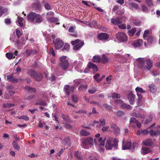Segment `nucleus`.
<instances>
[{
	"mask_svg": "<svg viewBox=\"0 0 160 160\" xmlns=\"http://www.w3.org/2000/svg\"><path fill=\"white\" fill-rule=\"evenodd\" d=\"M106 138H103L100 136V133H97L95 136L94 139L88 137L85 138L82 141V143L85 145L92 146L94 143L96 148L100 152H102L104 151L103 147L105 144V141Z\"/></svg>",
	"mask_w": 160,
	"mask_h": 160,
	"instance_id": "f257e3e1",
	"label": "nucleus"
},
{
	"mask_svg": "<svg viewBox=\"0 0 160 160\" xmlns=\"http://www.w3.org/2000/svg\"><path fill=\"white\" fill-rule=\"evenodd\" d=\"M135 63L138 64V66L142 68H143L146 71H148L152 66V61L149 59L139 58L136 60Z\"/></svg>",
	"mask_w": 160,
	"mask_h": 160,
	"instance_id": "f03ea898",
	"label": "nucleus"
},
{
	"mask_svg": "<svg viewBox=\"0 0 160 160\" xmlns=\"http://www.w3.org/2000/svg\"><path fill=\"white\" fill-rule=\"evenodd\" d=\"M28 21L34 24L39 23L42 21V17L41 15L35 13L31 12L28 15Z\"/></svg>",
	"mask_w": 160,
	"mask_h": 160,
	"instance_id": "7ed1b4c3",
	"label": "nucleus"
},
{
	"mask_svg": "<svg viewBox=\"0 0 160 160\" xmlns=\"http://www.w3.org/2000/svg\"><path fill=\"white\" fill-rule=\"evenodd\" d=\"M60 67L64 70L67 69L69 65L67 57L66 56L61 57L60 58Z\"/></svg>",
	"mask_w": 160,
	"mask_h": 160,
	"instance_id": "20e7f679",
	"label": "nucleus"
},
{
	"mask_svg": "<svg viewBox=\"0 0 160 160\" xmlns=\"http://www.w3.org/2000/svg\"><path fill=\"white\" fill-rule=\"evenodd\" d=\"M116 37L118 40L120 42H125L128 39L127 35L123 32H118L116 34Z\"/></svg>",
	"mask_w": 160,
	"mask_h": 160,
	"instance_id": "39448f33",
	"label": "nucleus"
},
{
	"mask_svg": "<svg viewBox=\"0 0 160 160\" xmlns=\"http://www.w3.org/2000/svg\"><path fill=\"white\" fill-rule=\"evenodd\" d=\"M31 76L37 81L41 80L42 78L41 74L38 73L34 70H32L29 72Z\"/></svg>",
	"mask_w": 160,
	"mask_h": 160,
	"instance_id": "423d86ee",
	"label": "nucleus"
},
{
	"mask_svg": "<svg viewBox=\"0 0 160 160\" xmlns=\"http://www.w3.org/2000/svg\"><path fill=\"white\" fill-rule=\"evenodd\" d=\"M71 43L73 45L76 44L73 47V49L75 50H78L82 47L84 44L83 42H80L78 39H77L74 41H72Z\"/></svg>",
	"mask_w": 160,
	"mask_h": 160,
	"instance_id": "0eeeda50",
	"label": "nucleus"
},
{
	"mask_svg": "<svg viewBox=\"0 0 160 160\" xmlns=\"http://www.w3.org/2000/svg\"><path fill=\"white\" fill-rule=\"evenodd\" d=\"M113 139L111 137H108L106 140L105 147L107 150H111L113 147L112 142Z\"/></svg>",
	"mask_w": 160,
	"mask_h": 160,
	"instance_id": "6e6552de",
	"label": "nucleus"
},
{
	"mask_svg": "<svg viewBox=\"0 0 160 160\" xmlns=\"http://www.w3.org/2000/svg\"><path fill=\"white\" fill-rule=\"evenodd\" d=\"M75 89L76 88L74 86L70 87V86L68 85H65L64 88V91L68 95H70L71 92H74Z\"/></svg>",
	"mask_w": 160,
	"mask_h": 160,
	"instance_id": "1a4fd4ad",
	"label": "nucleus"
},
{
	"mask_svg": "<svg viewBox=\"0 0 160 160\" xmlns=\"http://www.w3.org/2000/svg\"><path fill=\"white\" fill-rule=\"evenodd\" d=\"M53 42L55 44L56 49H59L62 47L63 44V42L62 40L59 38H57L55 41L53 40Z\"/></svg>",
	"mask_w": 160,
	"mask_h": 160,
	"instance_id": "9d476101",
	"label": "nucleus"
},
{
	"mask_svg": "<svg viewBox=\"0 0 160 160\" xmlns=\"http://www.w3.org/2000/svg\"><path fill=\"white\" fill-rule=\"evenodd\" d=\"M127 5L129 9L132 10H138L139 8L138 4L132 2L130 0H129Z\"/></svg>",
	"mask_w": 160,
	"mask_h": 160,
	"instance_id": "9b49d317",
	"label": "nucleus"
},
{
	"mask_svg": "<svg viewBox=\"0 0 160 160\" xmlns=\"http://www.w3.org/2000/svg\"><path fill=\"white\" fill-rule=\"evenodd\" d=\"M73 65L75 66V69L78 72H82V63L79 61L77 62V61H75L73 62Z\"/></svg>",
	"mask_w": 160,
	"mask_h": 160,
	"instance_id": "f8f14e48",
	"label": "nucleus"
},
{
	"mask_svg": "<svg viewBox=\"0 0 160 160\" xmlns=\"http://www.w3.org/2000/svg\"><path fill=\"white\" fill-rule=\"evenodd\" d=\"M98 38L102 41H106L109 38V36L108 34L102 33L98 35Z\"/></svg>",
	"mask_w": 160,
	"mask_h": 160,
	"instance_id": "ddd939ff",
	"label": "nucleus"
},
{
	"mask_svg": "<svg viewBox=\"0 0 160 160\" xmlns=\"http://www.w3.org/2000/svg\"><path fill=\"white\" fill-rule=\"evenodd\" d=\"M149 132L150 133V135L152 137L157 136L160 133L159 131L157 129V128L156 127L152 128L151 130L150 129Z\"/></svg>",
	"mask_w": 160,
	"mask_h": 160,
	"instance_id": "4468645a",
	"label": "nucleus"
},
{
	"mask_svg": "<svg viewBox=\"0 0 160 160\" xmlns=\"http://www.w3.org/2000/svg\"><path fill=\"white\" fill-rule=\"evenodd\" d=\"M135 90L137 92V95L139 98V99L141 100L142 98V96L141 95V93H145V91L143 90L142 88L138 87H137L135 89Z\"/></svg>",
	"mask_w": 160,
	"mask_h": 160,
	"instance_id": "2eb2a0df",
	"label": "nucleus"
},
{
	"mask_svg": "<svg viewBox=\"0 0 160 160\" xmlns=\"http://www.w3.org/2000/svg\"><path fill=\"white\" fill-rule=\"evenodd\" d=\"M122 20V17H118L114 19H112L111 20V22L114 24L118 25V24H120L122 23V22L121 21Z\"/></svg>",
	"mask_w": 160,
	"mask_h": 160,
	"instance_id": "dca6fc26",
	"label": "nucleus"
},
{
	"mask_svg": "<svg viewBox=\"0 0 160 160\" xmlns=\"http://www.w3.org/2000/svg\"><path fill=\"white\" fill-rule=\"evenodd\" d=\"M116 104H121L122 106L125 108L130 109L131 108V106L125 103L122 104V101L121 100H116L114 101Z\"/></svg>",
	"mask_w": 160,
	"mask_h": 160,
	"instance_id": "f3484780",
	"label": "nucleus"
},
{
	"mask_svg": "<svg viewBox=\"0 0 160 160\" xmlns=\"http://www.w3.org/2000/svg\"><path fill=\"white\" fill-rule=\"evenodd\" d=\"M142 39H138L133 42L132 45L135 48L139 47L142 44Z\"/></svg>",
	"mask_w": 160,
	"mask_h": 160,
	"instance_id": "a211bd4d",
	"label": "nucleus"
},
{
	"mask_svg": "<svg viewBox=\"0 0 160 160\" xmlns=\"http://www.w3.org/2000/svg\"><path fill=\"white\" fill-rule=\"evenodd\" d=\"M131 143L129 142H127L124 143L123 142L122 144V149L127 150L130 149L131 147Z\"/></svg>",
	"mask_w": 160,
	"mask_h": 160,
	"instance_id": "6ab92c4d",
	"label": "nucleus"
},
{
	"mask_svg": "<svg viewBox=\"0 0 160 160\" xmlns=\"http://www.w3.org/2000/svg\"><path fill=\"white\" fill-rule=\"evenodd\" d=\"M111 128L116 134H118L119 133L120 131V129L116 124H112L111 125Z\"/></svg>",
	"mask_w": 160,
	"mask_h": 160,
	"instance_id": "aec40b11",
	"label": "nucleus"
},
{
	"mask_svg": "<svg viewBox=\"0 0 160 160\" xmlns=\"http://www.w3.org/2000/svg\"><path fill=\"white\" fill-rule=\"evenodd\" d=\"M128 99L129 100V102L131 104H134V96L130 92L128 94Z\"/></svg>",
	"mask_w": 160,
	"mask_h": 160,
	"instance_id": "412c9836",
	"label": "nucleus"
},
{
	"mask_svg": "<svg viewBox=\"0 0 160 160\" xmlns=\"http://www.w3.org/2000/svg\"><path fill=\"white\" fill-rule=\"evenodd\" d=\"M88 66L89 68H92L94 72H96L98 70V67L95 64L90 62H89Z\"/></svg>",
	"mask_w": 160,
	"mask_h": 160,
	"instance_id": "4be33fe9",
	"label": "nucleus"
},
{
	"mask_svg": "<svg viewBox=\"0 0 160 160\" xmlns=\"http://www.w3.org/2000/svg\"><path fill=\"white\" fill-rule=\"evenodd\" d=\"M132 115L137 118H144L145 117V115L142 112H133L132 113Z\"/></svg>",
	"mask_w": 160,
	"mask_h": 160,
	"instance_id": "5701e85b",
	"label": "nucleus"
},
{
	"mask_svg": "<svg viewBox=\"0 0 160 160\" xmlns=\"http://www.w3.org/2000/svg\"><path fill=\"white\" fill-rule=\"evenodd\" d=\"M108 98L112 97L113 98H120V95L119 94L114 92L113 93L108 94Z\"/></svg>",
	"mask_w": 160,
	"mask_h": 160,
	"instance_id": "b1692460",
	"label": "nucleus"
},
{
	"mask_svg": "<svg viewBox=\"0 0 160 160\" xmlns=\"http://www.w3.org/2000/svg\"><path fill=\"white\" fill-rule=\"evenodd\" d=\"M75 27L74 26H71L68 29V31L70 33H73V34H70V35L74 37H76L77 33L75 32Z\"/></svg>",
	"mask_w": 160,
	"mask_h": 160,
	"instance_id": "393cba45",
	"label": "nucleus"
},
{
	"mask_svg": "<svg viewBox=\"0 0 160 160\" xmlns=\"http://www.w3.org/2000/svg\"><path fill=\"white\" fill-rule=\"evenodd\" d=\"M143 143L145 146H152L153 145V142L152 140L150 139H148L142 142Z\"/></svg>",
	"mask_w": 160,
	"mask_h": 160,
	"instance_id": "a878e982",
	"label": "nucleus"
},
{
	"mask_svg": "<svg viewBox=\"0 0 160 160\" xmlns=\"http://www.w3.org/2000/svg\"><path fill=\"white\" fill-rule=\"evenodd\" d=\"M44 74L47 79L51 81H53L56 80V78L52 74H51V76L50 77L48 76V74L47 73L45 72Z\"/></svg>",
	"mask_w": 160,
	"mask_h": 160,
	"instance_id": "bb28decb",
	"label": "nucleus"
},
{
	"mask_svg": "<svg viewBox=\"0 0 160 160\" xmlns=\"http://www.w3.org/2000/svg\"><path fill=\"white\" fill-rule=\"evenodd\" d=\"M149 88L150 92L152 93L155 92L157 90V88L156 86L153 84L150 85L149 86Z\"/></svg>",
	"mask_w": 160,
	"mask_h": 160,
	"instance_id": "cd10ccee",
	"label": "nucleus"
},
{
	"mask_svg": "<svg viewBox=\"0 0 160 160\" xmlns=\"http://www.w3.org/2000/svg\"><path fill=\"white\" fill-rule=\"evenodd\" d=\"M12 145L15 149L19 150L20 149V147L18 145L17 141L16 140H14L12 143Z\"/></svg>",
	"mask_w": 160,
	"mask_h": 160,
	"instance_id": "c85d7f7f",
	"label": "nucleus"
},
{
	"mask_svg": "<svg viewBox=\"0 0 160 160\" xmlns=\"http://www.w3.org/2000/svg\"><path fill=\"white\" fill-rule=\"evenodd\" d=\"M152 115H149L148 117L147 118L146 120L145 121H142V122L143 123L145 124H147L149 122H150L152 121Z\"/></svg>",
	"mask_w": 160,
	"mask_h": 160,
	"instance_id": "c756f323",
	"label": "nucleus"
},
{
	"mask_svg": "<svg viewBox=\"0 0 160 160\" xmlns=\"http://www.w3.org/2000/svg\"><path fill=\"white\" fill-rule=\"evenodd\" d=\"M88 87V85H81L78 87V90L79 91H83L86 90Z\"/></svg>",
	"mask_w": 160,
	"mask_h": 160,
	"instance_id": "7c9ffc66",
	"label": "nucleus"
},
{
	"mask_svg": "<svg viewBox=\"0 0 160 160\" xmlns=\"http://www.w3.org/2000/svg\"><path fill=\"white\" fill-rule=\"evenodd\" d=\"M150 150L148 148H143L142 149L141 152L142 154L145 155L150 152Z\"/></svg>",
	"mask_w": 160,
	"mask_h": 160,
	"instance_id": "2f4dec72",
	"label": "nucleus"
},
{
	"mask_svg": "<svg viewBox=\"0 0 160 160\" xmlns=\"http://www.w3.org/2000/svg\"><path fill=\"white\" fill-rule=\"evenodd\" d=\"M89 125L91 126H96L97 128H99L98 121L96 120H94L93 122H91L90 123Z\"/></svg>",
	"mask_w": 160,
	"mask_h": 160,
	"instance_id": "473e14b6",
	"label": "nucleus"
},
{
	"mask_svg": "<svg viewBox=\"0 0 160 160\" xmlns=\"http://www.w3.org/2000/svg\"><path fill=\"white\" fill-rule=\"evenodd\" d=\"M93 61L96 62H98L101 60V59L100 56L98 55L95 56L93 57Z\"/></svg>",
	"mask_w": 160,
	"mask_h": 160,
	"instance_id": "72a5a7b5",
	"label": "nucleus"
},
{
	"mask_svg": "<svg viewBox=\"0 0 160 160\" xmlns=\"http://www.w3.org/2000/svg\"><path fill=\"white\" fill-rule=\"evenodd\" d=\"M80 134L82 136H88L90 135V133L84 130H81Z\"/></svg>",
	"mask_w": 160,
	"mask_h": 160,
	"instance_id": "f704fd0d",
	"label": "nucleus"
},
{
	"mask_svg": "<svg viewBox=\"0 0 160 160\" xmlns=\"http://www.w3.org/2000/svg\"><path fill=\"white\" fill-rule=\"evenodd\" d=\"M54 13V12H51V11H50V12H47V17H46L47 20L48 19V20H50V18H52L53 17Z\"/></svg>",
	"mask_w": 160,
	"mask_h": 160,
	"instance_id": "c9c22d12",
	"label": "nucleus"
},
{
	"mask_svg": "<svg viewBox=\"0 0 160 160\" xmlns=\"http://www.w3.org/2000/svg\"><path fill=\"white\" fill-rule=\"evenodd\" d=\"M136 31V28H133L128 31V33L129 36H132Z\"/></svg>",
	"mask_w": 160,
	"mask_h": 160,
	"instance_id": "e433bc0d",
	"label": "nucleus"
},
{
	"mask_svg": "<svg viewBox=\"0 0 160 160\" xmlns=\"http://www.w3.org/2000/svg\"><path fill=\"white\" fill-rule=\"evenodd\" d=\"M8 11V9L7 8H3L0 6V17H1L3 13H7Z\"/></svg>",
	"mask_w": 160,
	"mask_h": 160,
	"instance_id": "4c0bfd02",
	"label": "nucleus"
},
{
	"mask_svg": "<svg viewBox=\"0 0 160 160\" xmlns=\"http://www.w3.org/2000/svg\"><path fill=\"white\" fill-rule=\"evenodd\" d=\"M98 122L99 128L101 126H104L105 124V120L104 118L100 119Z\"/></svg>",
	"mask_w": 160,
	"mask_h": 160,
	"instance_id": "58836bf2",
	"label": "nucleus"
},
{
	"mask_svg": "<svg viewBox=\"0 0 160 160\" xmlns=\"http://www.w3.org/2000/svg\"><path fill=\"white\" fill-rule=\"evenodd\" d=\"M47 20L49 22L56 23V24H58V19L57 18L53 17L51 18L50 20L48 19Z\"/></svg>",
	"mask_w": 160,
	"mask_h": 160,
	"instance_id": "ea45409f",
	"label": "nucleus"
},
{
	"mask_svg": "<svg viewBox=\"0 0 160 160\" xmlns=\"http://www.w3.org/2000/svg\"><path fill=\"white\" fill-rule=\"evenodd\" d=\"M102 60L103 63H106L108 62L109 58L107 57L105 55L103 54L102 57Z\"/></svg>",
	"mask_w": 160,
	"mask_h": 160,
	"instance_id": "a19ab883",
	"label": "nucleus"
},
{
	"mask_svg": "<svg viewBox=\"0 0 160 160\" xmlns=\"http://www.w3.org/2000/svg\"><path fill=\"white\" fill-rule=\"evenodd\" d=\"M25 89L31 93L35 92H36V89L34 88H31L28 86H26Z\"/></svg>",
	"mask_w": 160,
	"mask_h": 160,
	"instance_id": "79ce46f5",
	"label": "nucleus"
},
{
	"mask_svg": "<svg viewBox=\"0 0 160 160\" xmlns=\"http://www.w3.org/2000/svg\"><path fill=\"white\" fill-rule=\"evenodd\" d=\"M23 20V18H18V25L20 27H22L23 26V24L22 22Z\"/></svg>",
	"mask_w": 160,
	"mask_h": 160,
	"instance_id": "37998d69",
	"label": "nucleus"
},
{
	"mask_svg": "<svg viewBox=\"0 0 160 160\" xmlns=\"http://www.w3.org/2000/svg\"><path fill=\"white\" fill-rule=\"evenodd\" d=\"M145 3L149 7H152L153 6L152 2V0H145Z\"/></svg>",
	"mask_w": 160,
	"mask_h": 160,
	"instance_id": "c03bdc74",
	"label": "nucleus"
},
{
	"mask_svg": "<svg viewBox=\"0 0 160 160\" xmlns=\"http://www.w3.org/2000/svg\"><path fill=\"white\" fill-rule=\"evenodd\" d=\"M70 49L69 45L68 44H65L62 49V51L64 52L68 51Z\"/></svg>",
	"mask_w": 160,
	"mask_h": 160,
	"instance_id": "a18cd8bd",
	"label": "nucleus"
},
{
	"mask_svg": "<svg viewBox=\"0 0 160 160\" xmlns=\"http://www.w3.org/2000/svg\"><path fill=\"white\" fill-rule=\"evenodd\" d=\"M72 99L74 102L75 103L77 102L78 100V98L77 95L76 94H73L72 96Z\"/></svg>",
	"mask_w": 160,
	"mask_h": 160,
	"instance_id": "49530a36",
	"label": "nucleus"
},
{
	"mask_svg": "<svg viewBox=\"0 0 160 160\" xmlns=\"http://www.w3.org/2000/svg\"><path fill=\"white\" fill-rule=\"evenodd\" d=\"M97 90V89L96 88L93 87L88 89V92L90 93L93 94L96 92Z\"/></svg>",
	"mask_w": 160,
	"mask_h": 160,
	"instance_id": "de8ad7c7",
	"label": "nucleus"
},
{
	"mask_svg": "<svg viewBox=\"0 0 160 160\" xmlns=\"http://www.w3.org/2000/svg\"><path fill=\"white\" fill-rule=\"evenodd\" d=\"M149 34V31L148 30H146L144 31V33L143 34V38L145 39L146 40L147 39V37L148 36Z\"/></svg>",
	"mask_w": 160,
	"mask_h": 160,
	"instance_id": "09e8293b",
	"label": "nucleus"
},
{
	"mask_svg": "<svg viewBox=\"0 0 160 160\" xmlns=\"http://www.w3.org/2000/svg\"><path fill=\"white\" fill-rule=\"evenodd\" d=\"M34 52V51L32 50H27L26 51V53L27 56H29L33 54Z\"/></svg>",
	"mask_w": 160,
	"mask_h": 160,
	"instance_id": "8fccbe9b",
	"label": "nucleus"
},
{
	"mask_svg": "<svg viewBox=\"0 0 160 160\" xmlns=\"http://www.w3.org/2000/svg\"><path fill=\"white\" fill-rule=\"evenodd\" d=\"M124 112L121 111H119L117 113V116L119 117H122L124 115Z\"/></svg>",
	"mask_w": 160,
	"mask_h": 160,
	"instance_id": "3c124183",
	"label": "nucleus"
},
{
	"mask_svg": "<svg viewBox=\"0 0 160 160\" xmlns=\"http://www.w3.org/2000/svg\"><path fill=\"white\" fill-rule=\"evenodd\" d=\"M16 36L15 35H12L10 38V40L12 41L13 42H15L16 41Z\"/></svg>",
	"mask_w": 160,
	"mask_h": 160,
	"instance_id": "603ef678",
	"label": "nucleus"
},
{
	"mask_svg": "<svg viewBox=\"0 0 160 160\" xmlns=\"http://www.w3.org/2000/svg\"><path fill=\"white\" fill-rule=\"evenodd\" d=\"M62 118L66 122H69V118L68 116H65L63 114H62Z\"/></svg>",
	"mask_w": 160,
	"mask_h": 160,
	"instance_id": "864d4df0",
	"label": "nucleus"
},
{
	"mask_svg": "<svg viewBox=\"0 0 160 160\" xmlns=\"http://www.w3.org/2000/svg\"><path fill=\"white\" fill-rule=\"evenodd\" d=\"M75 156L77 158L79 159L80 160L81 159V157L80 156V154L78 152H76L75 153Z\"/></svg>",
	"mask_w": 160,
	"mask_h": 160,
	"instance_id": "5fc2aeb1",
	"label": "nucleus"
},
{
	"mask_svg": "<svg viewBox=\"0 0 160 160\" xmlns=\"http://www.w3.org/2000/svg\"><path fill=\"white\" fill-rule=\"evenodd\" d=\"M65 144L68 146H70V139L69 138H66L65 139Z\"/></svg>",
	"mask_w": 160,
	"mask_h": 160,
	"instance_id": "6e6d98bb",
	"label": "nucleus"
},
{
	"mask_svg": "<svg viewBox=\"0 0 160 160\" xmlns=\"http://www.w3.org/2000/svg\"><path fill=\"white\" fill-rule=\"evenodd\" d=\"M118 27L121 29H125L126 26L125 24H120L118 25Z\"/></svg>",
	"mask_w": 160,
	"mask_h": 160,
	"instance_id": "4d7b16f0",
	"label": "nucleus"
},
{
	"mask_svg": "<svg viewBox=\"0 0 160 160\" xmlns=\"http://www.w3.org/2000/svg\"><path fill=\"white\" fill-rule=\"evenodd\" d=\"M44 7L46 9L50 10L51 9L50 5L48 3H46L45 4Z\"/></svg>",
	"mask_w": 160,
	"mask_h": 160,
	"instance_id": "13d9d810",
	"label": "nucleus"
},
{
	"mask_svg": "<svg viewBox=\"0 0 160 160\" xmlns=\"http://www.w3.org/2000/svg\"><path fill=\"white\" fill-rule=\"evenodd\" d=\"M142 11L144 12H147L148 11L147 7L144 5H142Z\"/></svg>",
	"mask_w": 160,
	"mask_h": 160,
	"instance_id": "bf43d9fd",
	"label": "nucleus"
},
{
	"mask_svg": "<svg viewBox=\"0 0 160 160\" xmlns=\"http://www.w3.org/2000/svg\"><path fill=\"white\" fill-rule=\"evenodd\" d=\"M138 122L137 119L134 118H131L130 120V122L131 124L132 123H136Z\"/></svg>",
	"mask_w": 160,
	"mask_h": 160,
	"instance_id": "052dcab7",
	"label": "nucleus"
},
{
	"mask_svg": "<svg viewBox=\"0 0 160 160\" xmlns=\"http://www.w3.org/2000/svg\"><path fill=\"white\" fill-rule=\"evenodd\" d=\"M6 57L9 59H11L13 58V55L11 53H7L6 54Z\"/></svg>",
	"mask_w": 160,
	"mask_h": 160,
	"instance_id": "680f3d73",
	"label": "nucleus"
},
{
	"mask_svg": "<svg viewBox=\"0 0 160 160\" xmlns=\"http://www.w3.org/2000/svg\"><path fill=\"white\" fill-rule=\"evenodd\" d=\"M74 83L77 85H78L81 82V80L80 79H77L74 81Z\"/></svg>",
	"mask_w": 160,
	"mask_h": 160,
	"instance_id": "e2e57ef3",
	"label": "nucleus"
},
{
	"mask_svg": "<svg viewBox=\"0 0 160 160\" xmlns=\"http://www.w3.org/2000/svg\"><path fill=\"white\" fill-rule=\"evenodd\" d=\"M16 33L18 38H19L20 37L21 35V32L18 29H16Z\"/></svg>",
	"mask_w": 160,
	"mask_h": 160,
	"instance_id": "0e129e2a",
	"label": "nucleus"
},
{
	"mask_svg": "<svg viewBox=\"0 0 160 160\" xmlns=\"http://www.w3.org/2000/svg\"><path fill=\"white\" fill-rule=\"evenodd\" d=\"M148 42L151 43L154 41V39L152 37H150L148 38Z\"/></svg>",
	"mask_w": 160,
	"mask_h": 160,
	"instance_id": "69168bd1",
	"label": "nucleus"
},
{
	"mask_svg": "<svg viewBox=\"0 0 160 160\" xmlns=\"http://www.w3.org/2000/svg\"><path fill=\"white\" fill-rule=\"evenodd\" d=\"M109 128V127L108 126H104L102 129V132H105Z\"/></svg>",
	"mask_w": 160,
	"mask_h": 160,
	"instance_id": "338daca9",
	"label": "nucleus"
},
{
	"mask_svg": "<svg viewBox=\"0 0 160 160\" xmlns=\"http://www.w3.org/2000/svg\"><path fill=\"white\" fill-rule=\"evenodd\" d=\"M20 119H23L26 121H28L29 120V118L26 116H21L19 118Z\"/></svg>",
	"mask_w": 160,
	"mask_h": 160,
	"instance_id": "774afa93",
	"label": "nucleus"
}]
</instances>
